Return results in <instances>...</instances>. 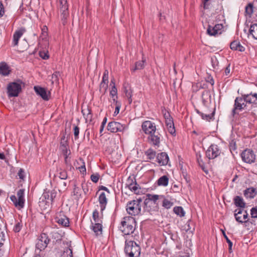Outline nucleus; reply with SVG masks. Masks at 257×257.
<instances>
[{
  "label": "nucleus",
  "instance_id": "obj_1",
  "mask_svg": "<svg viewBox=\"0 0 257 257\" xmlns=\"http://www.w3.org/2000/svg\"><path fill=\"white\" fill-rule=\"evenodd\" d=\"M142 128L145 134L149 135V142L153 145L159 146L161 135L157 132L155 123L150 120L145 121L142 124Z\"/></svg>",
  "mask_w": 257,
  "mask_h": 257
},
{
  "label": "nucleus",
  "instance_id": "obj_2",
  "mask_svg": "<svg viewBox=\"0 0 257 257\" xmlns=\"http://www.w3.org/2000/svg\"><path fill=\"white\" fill-rule=\"evenodd\" d=\"M136 228V220L131 216L124 217L122 219L119 226V230L123 233L124 235H129L133 234Z\"/></svg>",
  "mask_w": 257,
  "mask_h": 257
},
{
  "label": "nucleus",
  "instance_id": "obj_3",
  "mask_svg": "<svg viewBox=\"0 0 257 257\" xmlns=\"http://www.w3.org/2000/svg\"><path fill=\"white\" fill-rule=\"evenodd\" d=\"M124 252L128 257H139L141 253V247L135 241L126 239Z\"/></svg>",
  "mask_w": 257,
  "mask_h": 257
},
{
  "label": "nucleus",
  "instance_id": "obj_4",
  "mask_svg": "<svg viewBox=\"0 0 257 257\" xmlns=\"http://www.w3.org/2000/svg\"><path fill=\"white\" fill-rule=\"evenodd\" d=\"M142 199L141 198L137 199L130 201L127 203L126 206L127 212L131 215H137L141 213V203Z\"/></svg>",
  "mask_w": 257,
  "mask_h": 257
},
{
  "label": "nucleus",
  "instance_id": "obj_5",
  "mask_svg": "<svg viewBox=\"0 0 257 257\" xmlns=\"http://www.w3.org/2000/svg\"><path fill=\"white\" fill-rule=\"evenodd\" d=\"M221 153V151L217 145L212 144L206 151V156L209 159H214L219 156Z\"/></svg>",
  "mask_w": 257,
  "mask_h": 257
},
{
  "label": "nucleus",
  "instance_id": "obj_6",
  "mask_svg": "<svg viewBox=\"0 0 257 257\" xmlns=\"http://www.w3.org/2000/svg\"><path fill=\"white\" fill-rule=\"evenodd\" d=\"M21 90V85L16 82L10 83L8 87V93L9 97L17 96Z\"/></svg>",
  "mask_w": 257,
  "mask_h": 257
},
{
  "label": "nucleus",
  "instance_id": "obj_7",
  "mask_svg": "<svg viewBox=\"0 0 257 257\" xmlns=\"http://www.w3.org/2000/svg\"><path fill=\"white\" fill-rule=\"evenodd\" d=\"M243 161L245 163L251 164L253 163L255 160V155L252 150L246 149L244 150L241 154Z\"/></svg>",
  "mask_w": 257,
  "mask_h": 257
},
{
  "label": "nucleus",
  "instance_id": "obj_8",
  "mask_svg": "<svg viewBox=\"0 0 257 257\" xmlns=\"http://www.w3.org/2000/svg\"><path fill=\"white\" fill-rule=\"evenodd\" d=\"M126 128L125 124H121L116 121H111L108 123L107 130L111 133L123 132Z\"/></svg>",
  "mask_w": 257,
  "mask_h": 257
},
{
  "label": "nucleus",
  "instance_id": "obj_9",
  "mask_svg": "<svg viewBox=\"0 0 257 257\" xmlns=\"http://www.w3.org/2000/svg\"><path fill=\"white\" fill-rule=\"evenodd\" d=\"M245 100L244 97L241 96V97H237L234 100V107L232 111L233 115L235 114L236 110L241 111L244 109L246 104L245 103Z\"/></svg>",
  "mask_w": 257,
  "mask_h": 257
},
{
  "label": "nucleus",
  "instance_id": "obj_10",
  "mask_svg": "<svg viewBox=\"0 0 257 257\" xmlns=\"http://www.w3.org/2000/svg\"><path fill=\"white\" fill-rule=\"evenodd\" d=\"M49 241V239L48 238L47 235L43 233L38 238L36 247L40 250H42L47 247Z\"/></svg>",
  "mask_w": 257,
  "mask_h": 257
},
{
  "label": "nucleus",
  "instance_id": "obj_11",
  "mask_svg": "<svg viewBox=\"0 0 257 257\" xmlns=\"http://www.w3.org/2000/svg\"><path fill=\"white\" fill-rule=\"evenodd\" d=\"M60 12L61 21L64 25L66 22V20L69 17L68 5L67 4L65 5H60Z\"/></svg>",
  "mask_w": 257,
  "mask_h": 257
},
{
  "label": "nucleus",
  "instance_id": "obj_12",
  "mask_svg": "<svg viewBox=\"0 0 257 257\" xmlns=\"http://www.w3.org/2000/svg\"><path fill=\"white\" fill-rule=\"evenodd\" d=\"M223 28L222 24H216L214 27L209 26L207 30V33L210 36H215L218 34H221L220 30Z\"/></svg>",
  "mask_w": 257,
  "mask_h": 257
},
{
  "label": "nucleus",
  "instance_id": "obj_13",
  "mask_svg": "<svg viewBox=\"0 0 257 257\" xmlns=\"http://www.w3.org/2000/svg\"><path fill=\"white\" fill-rule=\"evenodd\" d=\"M126 185L135 193L139 192V185L137 183L135 179L134 180V178L130 177L126 180Z\"/></svg>",
  "mask_w": 257,
  "mask_h": 257
},
{
  "label": "nucleus",
  "instance_id": "obj_14",
  "mask_svg": "<svg viewBox=\"0 0 257 257\" xmlns=\"http://www.w3.org/2000/svg\"><path fill=\"white\" fill-rule=\"evenodd\" d=\"M157 160L160 165L165 166L168 164L169 159L168 155L165 152H162L157 155Z\"/></svg>",
  "mask_w": 257,
  "mask_h": 257
},
{
  "label": "nucleus",
  "instance_id": "obj_15",
  "mask_svg": "<svg viewBox=\"0 0 257 257\" xmlns=\"http://www.w3.org/2000/svg\"><path fill=\"white\" fill-rule=\"evenodd\" d=\"M98 201L100 207V211L102 212L103 211L105 210L107 204V199L105 193L101 192L100 194L98 197Z\"/></svg>",
  "mask_w": 257,
  "mask_h": 257
},
{
  "label": "nucleus",
  "instance_id": "obj_16",
  "mask_svg": "<svg viewBox=\"0 0 257 257\" xmlns=\"http://www.w3.org/2000/svg\"><path fill=\"white\" fill-rule=\"evenodd\" d=\"M34 90L36 93L40 95L44 100H49V93H47L46 89L41 87L36 86L34 87Z\"/></svg>",
  "mask_w": 257,
  "mask_h": 257
},
{
  "label": "nucleus",
  "instance_id": "obj_17",
  "mask_svg": "<svg viewBox=\"0 0 257 257\" xmlns=\"http://www.w3.org/2000/svg\"><path fill=\"white\" fill-rule=\"evenodd\" d=\"M55 221L63 226H68L69 221L68 218L65 215L61 214L57 215L55 218Z\"/></svg>",
  "mask_w": 257,
  "mask_h": 257
},
{
  "label": "nucleus",
  "instance_id": "obj_18",
  "mask_svg": "<svg viewBox=\"0 0 257 257\" xmlns=\"http://www.w3.org/2000/svg\"><path fill=\"white\" fill-rule=\"evenodd\" d=\"M242 96L244 97L246 103H257V93H252L251 92L247 94H242Z\"/></svg>",
  "mask_w": 257,
  "mask_h": 257
},
{
  "label": "nucleus",
  "instance_id": "obj_19",
  "mask_svg": "<svg viewBox=\"0 0 257 257\" xmlns=\"http://www.w3.org/2000/svg\"><path fill=\"white\" fill-rule=\"evenodd\" d=\"M160 198H163V196L148 194H147V198L146 199V203L150 204L151 202H153L154 205L157 206L158 204L157 201Z\"/></svg>",
  "mask_w": 257,
  "mask_h": 257
},
{
  "label": "nucleus",
  "instance_id": "obj_20",
  "mask_svg": "<svg viewBox=\"0 0 257 257\" xmlns=\"http://www.w3.org/2000/svg\"><path fill=\"white\" fill-rule=\"evenodd\" d=\"M91 228L93 231L95 236H98L102 234V226L101 223H93L91 221Z\"/></svg>",
  "mask_w": 257,
  "mask_h": 257
},
{
  "label": "nucleus",
  "instance_id": "obj_21",
  "mask_svg": "<svg viewBox=\"0 0 257 257\" xmlns=\"http://www.w3.org/2000/svg\"><path fill=\"white\" fill-rule=\"evenodd\" d=\"M25 31H26L25 29L21 28L15 32L13 35V41L14 46H16L18 45L20 38L22 37Z\"/></svg>",
  "mask_w": 257,
  "mask_h": 257
},
{
  "label": "nucleus",
  "instance_id": "obj_22",
  "mask_svg": "<svg viewBox=\"0 0 257 257\" xmlns=\"http://www.w3.org/2000/svg\"><path fill=\"white\" fill-rule=\"evenodd\" d=\"M230 49L233 50H237L239 52H243L245 48L243 47L238 41H233L230 44Z\"/></svg>",
  "mask_w": 257,
  "mask_h": 257
},
{
  "label": "nucleus",
  "instance_id": "obj_23",
  "mask_svg": "<svg viewBox=\"0 0 257 257\" xmlns=\"http://www.w3.org/2000/svg\"><path fill=\"white\" fill-rule=\"evenodd\" d=\"M256 191L254 188H249L244 191V195L246 198H253L256 195Z\"/></svg>",
  "mask_w": 257,
  "mask_h": 257
},
{
  "label": "nucleus",
  "instance_id": "obj_24",
  "mask_svg": "<svg viewBox=\"0 0 257 257\" xmlns=\"http://www.w3.org/2000/svg\"><path fill=\"white\" fill-rule=\"evenodd\" d=\"M10 70L8 65L5 62L0 64V74L7 76L9 74Z\"/></svg>",
  "mask_w": 257,
  "mask_h": 257
},
{
  "label": "nucleus",
  "instance_id": "obj_25",
  "mask_svg": "<svg viewBox=\"0 0 257 257\" xmlns=\"http://www.w3.org/2000/svg\"><path fill=\"white\" fill-rule=\"evenodd\" d=\"M81 112L86 120H91L92 114L90 109L88 106L82 107Z\"/></svg>",
  "mask_w": 257,
  "mask_h": 257
},
{
  "label": "nucleus",
  "instance_id": "obj_26",
  "mask_svg": "<svg viewBox=\"0 0 257 257\" xmlns=\"http://www.w3.org/2000/svg\"><path fill=\"white\" fill-rule=\"evenodd\" d=\"M18 196V204H21L23 207L25 202L24 199V190L23 189H20L17 192Z\"/></svg>",
  "mask_w": 257,
  "mask_h": 257
},
{
  "label": "nucleus",
  "instance_id": "obj_27",
  "mask_svg": "<svg viewBox=\"0 0 257 257\" xmlns=\"http://www.w3.org/2000/svg\"><path fill=\"white\" fill-rule=\"evenodd\" d=\"M242 209H237L234 211V217L237 222L239 223L247 222L246 220L242 219Z\"/></svg>",
  "mask_w": 257,
  "mask_h": 257
},
{
  "label": "nucleus",
  "instance_id": "obj_28",
  "mask_svg": "<svg viewBox=\"0 0 257 257\" xmlns=\"http://www.w3.org/2000/svg\"><path fill=\"white\" fill-rule=\"evenodd\" d=\"M145 59H143L142 61H138L135 63V65L131 68L132 72H135L137 70H141L144 68Z\"/></svg>",
  "mask_w": 257,
  "mask_h": 257
},
{
  "label": "nucleus",
  "instance_id": "obj_29",
  "mask_svg": "<svg viewBox=\"0 0 257 257\" xmlns=\"http://www.w3.org/2000/svg\"><path fill=\"white\" fill-rule=\"evenodd\" d=\"M169 178L166 175H164L161 177L157 180V184L158 186H162L166 187L168 185Z\"/></svg>",
  "mask_w": 257,
  "mask_h": 257
},
{
  "label": "nucleus",
  "instance_id": "obj_30",
  "mask_svg": "<svg viewBox=\"0 0 257 257\" xmlns=\"http://www.w3.org/2000/svg\"><path fill=\"white\" fill-rule=\"evenodd\" d=\"M234 202L235 205L237 207L243 208L245 206V203L243 201L242 198L239 196H236L234 197Z\"/></svg>",
  "mask_w": 257,
  "mask_h": 257
},
{
  "label": "nucleus",
  "instance_id": "obj_31",
  "mask_svg": "<svg viewBox=\"0 0 257 257\" xmlns=\"http://www.w3.org/2000/svg\"><path fill=\"white\" fill-rule=\"evenodd\" d=\"M202 98L203 103L205 104L211 100L210 92L208 90H205L202 93Z\"/></svg>",
  "mask_w": 257,
  "mask_h": 257
},
{
  "label": "nucleus",
  "instance_id": "obj_32",
  "mask_svg": "<svg viewBox=\"0 0 257 257\" xmlns=\"http://www.w3.org/2000/svg\"><path fill=\"white\" fill-rule=\"evenodd\" d=\"M249 34L254 39L257 40V24H254L250 26Z\"/></svg>",
  "mask_w": 257,
  "mask_h": 257
},
{
  "label": "nucleus",
  "instance_id": "obj_33",
  "mask_svg": "<svg viewBox=\"0 0 257 257\" xmlns=\"http://www.w3.org/2000/svg\"><path fill=\"white\" fill-rule=\"evenodd\" d=\"M174 212L177 215L180 217H183L185 215V212L183 208L181 206H176L173 209Z\"/></svg>",
  "mask_w": 257,
  "mask_h": 257
},
{
  "label": "nucleus",
  "instance_id": "obj_34",
  "mask_svg": "<svg viewBox=\"0 0 257 257\" xmlns=\"http://www.w3.org/2000/svg\"><path fill=\"white\" fill-rule=\"evenodd\" d=\"M197 113L201 116L202 118L206 120H210L212 119L214 111H213L212 113L205 114L202 112H200L199 110L197 111Z\"/></svg>",
  "mask_w": 257,
  "mask_h": 257
},
{
  "label": "nucleus",
  "instance_id": "obj_35",
  "mask_svg": "<svg viewBox=\"0 0 257 257\" xmlns=\"http://www.w3.org/2000/svg\"><path fill=\"white\" fill-rule=\"evenodd\" d=\"M93 223H102V221L99 217V212L97 210H95L92 214Z\"/></svg>",
  "mask_w": 257,
  "mask_h": 257
},
{
  "label": "nucleus",
  "instance_id": "obj_36",
  "mask_svg": "<svg viewBox=\"0 0 257 257\" xmlns=\"http://www.w3.org/2000/svg\"><path fill=\"white\" fill-rule=\"evenodd\" d=\"M156 152L152 149H149L145 152V154L147 156L149 159H153L156 156Z\"/></svg>",
  "mask_w": 257,
  "mask_h": 257
},
{
  "label": "nucleus",
  "instance_id": "obj_37",
  "mask_svg": "<svg viewBox=\"0 0 257 257\" xmlns=\"http://www.w3.org/2000/svg\"><path fill=\"white\" fill-rule=\"evenodd\" d=\"M173 205V202L170 201L167 199L164 198L163 203L162 206L166 209H170Z\"/></svg>",
  "mask_w": 257,
  "mask_h": 257
},
{
  "label": "nucleus",
  "instance_id": "obj_38",
  "mask_svg": "<svg viewBox=\"0 0 257 257\" xmlns=\"http://www.w3.org/2000/svg\"><path fill=\"white\" fill-rule=\"evenodd\" d=\"M48 36V28L46 26H43L41 28V34L40 37L44 40L47 38Z\"/></svg>",
  "mask_w": 257,
  "mask_h": 257
},
{
  "label": "nucleus",
  "instance_id": "obj_39",
  "mask_svg": "<svg viewBox=\"0 0 257 257\" xmlns=\"http://www.w3.org/2000/svg\"><path fill=\"white\" fill-rule=\"evenodd\" d=\"M62 257H73L72 249L71 247L65 249L62 254Z\"/></svg>",
  "mask_w": 257,
  "mask_h": 257
},
{
  "label": "nucleus",
  "instance_id": "obj_40",
  "mask_svg": "<svg viewBox=\"0 0 257 257\" xmlns=\"http://www.w3.org/2000/svg\"><path fill=\"white\" fill-rule=\"evenodd\" d=\"M197 160L199 166L205 172H206L207 171L205 170V165L201 159V156L200 154H197Z\"/></svg>",
  "mask_w": 257,
  "mask_h": 257
},
{
  "label": "nucleus",
  "instance_id": "obj_41",
  "mask_svg": "<svg viewBox=\"0 0 257 257\" xmlns=\"http://www.w3.org/2000/svg\"><path fill=\"white\" fill-rule=\"evenodd\" d=\"M168 131L172 135L175 133V129L174 127V122L170 123L169 124H166Z\"/></svg>",
  "mask_w": 257,
  "mask_h": 257
},
{
  "label": "nucleus",
  "instance_id": "obj_42",
  "mask_svg": "<svg viewBox=\"0 0 257 257\" xmlns=\"http://www.w3.org/2000/svg\"><path fill=\"white\" fill-rule=\"evenodd\" d=\"M144 204H145V209L147 210L148 212L151 211L153 209L151 208V207H153V208L157 207V206H155V205H154V203L151 202L150 204H147L146 202V199L144 201Z\"/></svg>",
  "mask_w": 257,
  "mask_h": 257
},
{
  "label": "nucleus",
  "instance_id": "obj_43",
  "mask_svg": "<svg viewBox=\"0 0 257 257\" xmlns=\"http://www.w3.org/2000/svg\"><path fill=\"white\" fill-rule=\"evenodd\" d=\"M59 177L61 179H66L67 178V173L66 171L61 169L59 173Z\"/></svg>",
  "mask_w": 257,
  "mask_h": 257
},
{
  "label": "nucleus",
  "instance_id": "obj_44",
  "mask_svg": "<svg viewBox=\"0 0 257 257\" xmlns=\"http://www.w3.org/2000/svg\"><path fill=\"white\" fill-rule=\"evenodd\" d=\"M10 199L11 201L14 203L15 206L16 207H19L20 208H22V206L21 204H18V199L15 195H12L10 197Z\"/></svg>",
  "mask_w": 257,
  "mask_h": 257
},
{
  "label": "nucleus",
  "instance_id": "obj_45",
  "mask_svg": "<svg viewBox=\"0 0 257 257\" xmlns=\"http://www.w3.org/2000/svg\"><path fill=\"white\" fill-rule=\"evenodd\" d=\"M222 233L224 237L225 238L226 242L228 243L229 245V251L231 252V247L232 246V242L231 241V240L228 238V237L226 235L225 232L224 231H222Z\"/></svg>",
  "mask_w": 257,
  "mask_h": 257
},
{
  "label": "nucleus",
  "instance_id": "obj_46",
  "mask_svg": "<svg viewBox=\"0 0 257 257\" xmlns=\"http://www.w3.org/2000/svg\"><path fill=\"white\" fill-rule=\"evenodd\" d=\"M108 83V71L105 70L103 73L102 81Z\"/></svg>",
  "mask_w": 257,
  "mask_h": 257
},
{
  "label": "nucleus",
  "instance_id": "obj_47",
  "mask_svg": "<svg viewBox=\"0 0 257 257\" xmlns=\"http://www.w3.org/2000/svg\"><path fill=\"white\" fill-rule=\"evenodd\" d=\"M110 94L111 95V96L113 98V100H115L114 97H117V89L115 87L114 85H113L112 88L110 92Z\"/></svg>",
  "mask_w": 257,
  "mask_h": 257
},
{
  "label": "nucleus",
  "instance_id": "obj_48",
  "mask_svg": "<svg viewBox=\"0 0 257 257\" xmlns=\"http://www.w3.org/2000/svg\"><path fill=\"white\" fill-rule=\"evenodd\" d=\"M60 149L61 150L63 155H67L70 154L71 152L70 150L69 149L68 146H63V147L60 148Z\"/></svg>",
  "mask_w": 257,
  "mask_h": 257
},
{
  "label": "nucleus",
  "instance_id": "obj_49",
  "mask_svg": "<svg viewBox=\"0 0 257 257\" xmlns=\"http://www.w3.org/2000/svg\"><path fill=\"white\" fill-rule=\"evenodd\" d=\"M73 194H74V195L77 196L78 197L81 196L80 189L79 187L76 186V185H74V186Z\"/></svg>",
  "mask_w": 257,
  "mask_h": 257
},
{
  "label": "nucleus",
  "instance_id": "obj_50",
  "mask_svg": "<svg viewBox=\"0 0 257 257\" xmlns=\"http://www.w3.org/2000/svg\"><path fill=\"white\" fill-rule=\"evenodd\" d=\"M108 83L101 82L100 84V91L105 92L107 88Z\"/></svg>",
  "mask_w": 257,
  "mask_h": 257
},
{
  "label": "nucleus",
  "instance_id": "obj_51",
  "mask_svg": "<svg viewBox=\"0 0 257 257\" xmlns=\"http://www.w3.org/2000/svg\"><path fill=\"white\" fill-rule=\"evenodd\" d=\"M39 55L40 57L45 60H46L49 58V55L48 54L47 51H40Z\"/></svg>",
  "mask_w": 257,
  "mask_h": 257
},
{
  "label": "nucleus",
  "instance_id": "obj_52",
  "mask_svg": "<svg viewBox=\"0 0 257 257\" xmlns=\"http://www.w3.org/2000/svg\"><path fill=\"white\" fill-rule=\"evenodd\" d=\"M74 135L75 140H77L79 138V128L77 126H75L73 129Z\"/></svg>",
  "mask_w": 257,
  "mask_h": 257
},
{
  "label": "nucleus",
  "instance_id": "obj_53",
  "mask_svg": "<svg viewBox=\"0 0 257 257\" xmlns=\"http://www.w3.org/2000/svg\"><path fill=\"white\" fill-rule=\"evenodd\" d=\"M245 12L248 15H251L253 13V7L251 4H249L246 7Z\"/></svg>",
  "mask_w": 257,
  "mask_h": 257
},
{
  "label": "nucleus",
  "instance_id": "obj_54",
  "mask_svg": "<svg viewBox=\"0 0 257 257\" xmlns=\"http://www.w3.org/2000/svg\"><path fill=\"white\" fill-rule=\"evenodd\" d=\"M99 178V175L98 174H92L90 177L91 180L94 183H97L98 181Z\"/></svg>",
  "mask_w": 257,
  "mask_h": 257
},
{
  "label": "nucleus",
  "instance_id": "obj_55",
  "mask_svg": "<svg viewBox=\"0 0 257 257\" xmlns=\"http://www.w3.org/2000/svg\"><path fill=\"white\" fill-rule=\"evenodd\" d=\"M63 146H65V147L68 146L67 141V140H66L65 136H63L61 139L60 148L63 147Z\"/></svg>",
  "mask_w": 257,
  "mask_h": 257
},
{
  "label": "nucleus",
  "instance_id": "obj_56",
  "mask_svg": "<svg viewBox=\"0 0 257 257\" xmlns=\"http://www.w3.org/2000/svg\"><path fill=\"white\" fill-rule=\"evenodd\" d=\"M21 227H22V225L19 222H18L17 223H16V224L14 226V229H13V230L15 232H19L21 229Z\"/></svg>",
  "mask_w": 257,
  "mask_h": 257
},
{
  "label": "nucleus",
  "instance_id": "obj_57",
  "mask_svg": "<svg viewBox=\"0 0 257 257\" xmlns=\"http://www.w3.org/2000/svg\"><path fill=\"white\" fill-rule=\"evenodd\" d=\"M18 176L19 178L23 180L25 178V172L23 169H20L18 172Z\"/></svg>",
  "mask_w": 257,
  "mask_h": 257
},
{
  "label": "nucleus",
  "instance_id": "obj_58",
  "mask_svg": "<svg viewBox=\"0 0 257 257\" xmlns=\"http://www.w3.org/2000/svg\"><path fill=\"white\" fill-rule=\"evenodd\" d=\"M251 215L253 218H257V208H252L251 209Z\"/></svg>",
  "mask_w": 257,
  "mask_h": 257
},
{
  "label": "nucleus",
  "instance_id": "obj_59",
  "mask_svg": "<svg viewBox=\"0 0 257 257\" xmlns=\"http://www.w3.org/2000/svg\"><path fill=\"white\" fill-rule=\"evenodd\" d=\"M126 97L127 98L129 103H131L132 101L131 92L126 90L125 92Z\"/></svg>",
  "mask_w": 257,
  "mask_h": 257
},
{
  "label": "nucleus",
  "instance_id": "obj_60",
  "mask_svg": "<svg viewBox=\"0 0 257 257\" xmlns=\"http://www.w3.org/2000/svg\"><path fill=\"white\" fill-rule=\"evenodd\" d=\"M5 13L4 7L3 4L0 2V18H1Z\"/></svg>",
  "mask_w": 257,
  "mask_h": 257
},
{
  "label": "nucleus",
  "instance_id": "obj_61",
  "mask_svg": "<svg viewBox=\"0 0 257 257\" xmlns=\"http://www.w3.org/2000/svg\"><path fill=\"white\" fill-rule=\"evenodd\" d=\"M242 217H243L242 220H246V219H247V218L248 217V214H247L246 211L243 210V209H242Z\"/></svg>",
  "mask_w": 257,
  "mask_h": 257
},
{
  "label": "nucleus",
  "instance_id": "obj_62",
  "mask_svg": "<svg viewBox=\"0 0 257 257\" xmlns=\"http://www.w3.org/2000/svg\"><path fill=\"white\" fill-rule=\"evenodd\" d=\"M82 188L83 190V192L85 194H86L88 192V188L86 185L84 184H82Z\"/></svg>",
  "mask_w": 257,
  "mask_h": 257
},
{
  "label": "nucleus",
  "instance_id": "obj_63",
  "mask_svg": "<svg viewBox=\"0 0 257 257\" xmlns=\"http://www.w3.org/2000/svg\"><path fill=\"white\" fill-rule=\"evenodd\" d=\"M230 65H228L225 69V74L226 76H228L230 74Z\"/></svg>",
  "mask_w": 257,
  "mask_h": 257
},
{
  "label": "nucleus",
  "instance_id": "obj_64",
  "mask_svg": "<svg viewBox=\"0 0 257 257\" xmlns=\"http://www.w3.org/2000/svg\"><path fill=\"white\" fill-rule=\"evenodd\" d=\"M206 81H207V82L210 83L212 85H213L214 84V80H213V78L211 76L208 77Z\"/></svg>",
  "mask_w": 257,
  "mask_h": 257
}]
</instances>
